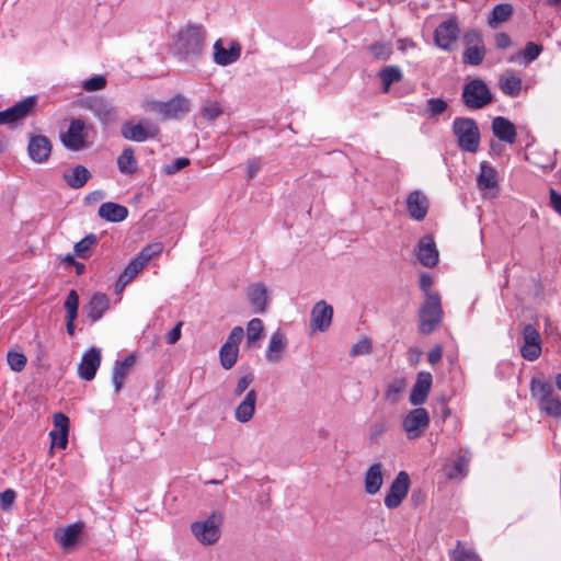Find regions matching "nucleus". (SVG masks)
I'll use <instances>...</instances> for the list:
<instances>
[{"label":"nucleus","instance_id":"nucleus-1","mask_svg":"<svg viewBox=\"0 0 561 561\" xmlns=\"http://www.w3.org/2000/svg\"><path fill=\"white\" fill-rule=\"evenodd\" d=\"M205 31L203 26L190 24L179 32L176 39V54L181 60H196L204 50Z\"/></svg>","mask_w":561,"mask_h":561},{"label":"nucleus","instance_id":"nucleus-2","mask_svg":"<svg viewBox=\"0 0 561 561\" xmlns=\"http://www.w3.org/2000/svg\"><path fill=\"white\" fill-rule=\"evenodd\" d=\"M93 131L91 125H87L81 118H72L66 131L60 134V141L71 151H80L91 145L90 133Z\"/></svg>","mask_w":561,"mask_h":561},{"label":"nucleus","instance_id":"nucleus-3","mask_svg":"<svg viewBox=\"0 0 561 561\" xmlns=\"http://www.w3.org/2000/svg\"><path fill=\"white\" fill-rule=\"evenodd\" d=\"M453 131L461 150L476 152L479 148L480 131L474 119L457 117L453 123Z\"/></svg>","mask_w":561,"mask_h":561},{"label":"nucleus","instance_id":"nucleus-4","mask_svg":"<svg viewBox=\"0 0 561 561\" xmlns=\"http://www.w3.org/2000/svg\"><path fill=\"white\" fill-rule=\"evenodd\" d=\"M461 100L470 110H480L493 101V95L482 79H473L463 85Z\"/></svg>","mask_w":561,"mask_h":561},{"label":"nucleus","instance_id":"nucleus-5","mask_svg":"<svg viewBox=\"0 0 561 561\" xmlns=\"http://www.w3.org/2000/svg\"><path fill=\"white\" fill-rule=\"evenodd\" d=\"M443 318L440 297L437 293H427L420 309V331L423 334L432 333Z\"/></svg>","mask_w":561,"mask_h":561},{"label":"nucleus","instance_id":"nucleus-6","mask_svg":"<svg viewBox=\"0 0 561 561\" xmlns=\"http://www.w3.org/2000/svg\"><path fill=\"white\" fill-rule=\"evenodd\" d=\"M222 524V515L213 512L205 520H198L191 525V530L198 542L204 546H210L220 538V526Z\"/></svg>","mask_w":561,"mask_h":561},{"label":"nucleus","instance_id":"nucleus-7","mask_svg":"<svg viewBox=\"0 0 561 561\" xmlns=\"http://www.w3.org/2000/svg\"><path fill=\"white\" fill-rule=\"evenodd\" d=\"M160 133L157 123L149 118H141L137 124L125 122L122 125V136L130 141L144 142L149 138H156Z\"/></svg>","mask_w":561,"mask_h":561},{"label":"nucleus","instance_id":"nucleus-8","mask_svg":"<svg viewBox=\"0 0 561 561\" xmlns=\"http://www.w3.org/2000/svg\"><path fill=\"white\" fill-rule=\"evenodd\" d=\"M531 391L538 398L542 411L553 417H561V400L550 383L533 382Z\"/></svg>","mask_w":561,"mask_h":561},{"label":"nucleus","instance_id":"nucleus-9","mask_svg":"<svg viewBox=\"0 0 561 561\" xmlns=\"http://www.w3.org/2000/svg\"><path fill=\"white\" fill-rule=\"evenodd\" d=\"M460 28L457 18L453 16L443 21L435 30V44L443 50L451 51L455 49L459 38Z\"/></svg>","mask_w":561,"mask_h":561},{"label":"nucleus","instance_id":"nucleus-10","mask_svg":"<svg viewBox=\"0 0 561 561\" xmlns=\"http://www.w3.org/2000/svg\"><path fill=\"white\" fill-rule=\"evenodd\" d=\"M428 425L430 415L424 408L411 410L402 421V427L410 440L421 437Z\"/></svg>","mask_w":561,"mask_h":561},{"label":"nucleus","instance_id":"nucleus-11","mask_svg":"<svg viewBox=\"0 0 561 561\" xmlns=\"http://www.w3.org/2000/svg\"><path fill=\"white\" fill-rule=\"evenodd\" d=\"M410 489V477L408 472L400 471L391 482L389 492L385 496V505L390 508H397L407 497Z\"/></svg>","mask_w":561,"mask_h":561},{"label":"nucleus","instance_id":"nucleus-12","mask_svg":"<svg viewBox=\"0 0 561 561\" xmlns=\"http://www.w3.org/2000/svg\"><path fill=\"white\" fill-rule=\"evenodd\" d=\"M37 104V96H27L13 106L0 112V125L12 124L31 115Z\"/></svg>","mask_w":561,"mask_h":561},{"label":"nucleus","instance_id":"nucleus-13","mask_svg":"<svg viewBox=\"0 0 561 561\" xmlns=\"http://www.w3.org/2000/svg\"><path fill=\"white\" fill-rule=\"evenodd\" d=\"M190 101L184 95L178 94L168 102H159L154 104L162 119H178L190 111Z\"/></svg>","mask_w":561,"mask_h":561},{"label":"nucleus","instance_id":"nucleus-14","mask_svg":"<svg viewBox=\"0 0 561 561\" xmlns=\"http://www.w3.org/2000/svg\"><path fill=\"white\" fill-rule=\"evenodd\" d=\"M523 339L522 356L530 362L536 360L541 354L540 333L534 325L527 324L523 330Z\"/></svg>","mask_w":561,"mask_h":561},{"label":"nucleus","instance_id":"nucleus-15","mask_svg":"<svg viewBox=\"0 0 561 561\" xmlns=\"http://www.w3.org/2000/svg\"><path fill=\"white\" fill-rule=\"evenodd\" d=\"M333 308L324 300L314 304L310 313V327L312 331H327L332 322Z\"/></svg>","mask_w":561,"mask_h":561},{"label":"nucleus","instance_id":"nucleus-16","mask_svg":"<svg viewBox=\"0 0 561 561\" xmlns=\"http://www.w3.org/2000/svg\"><path fill=\"white\" fill-rule=\"evenodd\" d=\"M101 364V351L99 348H90L87 351L78 365V375L81 379L90 381L95 377L96 370Z\"/></svg>","mask_w":561,"mask_h":561},{"label":"nucleus","instance_id":"nucleus-17","mask_svg":"<svg viewBox=\"0 0 561 561\" xmlns=\"http://www.w3.org/2000/svg\"><path fill=\"white\" fill-rule=\"evenodd\" d=\"M430 201L427 196L419 190L412 191L407 197V210L414 220H423L428 211Z\"/></svg>","mask_w":561,"mask_h":561},{"label":"nucleus","instance_id":"nucleus-18","mask_svg":"<svg viewBox=\"0 0 561 561\" xmlns=\"http://www.w3.org/2000/svg\"><path fill=\"white\" fill-rule=\"evenodd\" d=\"M241 56V45L233 41L227 49L222 45L221 39H217L214 44V61L219 66H228L236 62Z\"/></svg>","mask_w":561,"mask_h":561},{"label":"nucleus","instance_id":"nucleus-19","mask_svg":"<svg viewBox=\"0 0 561 561\" xmlns=\"http://www.w3.org/2000/svg\"><path fill=\"white\" fill-rule=\"evenodd\" d=\"M417 259L420 263L427 267H433L438 262V250L432 236H424L417 244Z\"/></svg>","mask_w":561,"mask_h":561},{"label":"nucleus","instance_id":"nucleus-20","mask_svg":"<svg viewBox=\"0 0 561 561\" xmlns=\"http://www.w3.org/2000/svg\"><path fill=\"white\" fill-rule=\"evenodd\" d=\"M432 375L427 371H420L416 381L410 393V402L420 405L425 402L432 387Z\"/></svg>","mask_w":561,"mask_h":561},{"label":"nucleus","instance_id":"nucleus-21","mask_svg":"<svg viewBox=\"0 0 561 561\" xmlns=\"http://www.w3.org/2000/svg\"><path fill=\"white\" fill-rule=\"evenodd\" d=\"M492 133L499 140L507 144H514L517 137L515 125L503 116L493 118Z\"/></svg>","mask_w":561,"mask_h":561},{"label":"nucleus","instance_id":"nucleus-22","mask_svg":"<svg viewBox=\"0 0 561 561\" xmlns=\"http://www.w3.org/2000/svg\"><path fill=\"white\" fill-rule=\"evenodd\" d=\"M287 339L283 331L276 330L268 341L265 357L270 363H278L287 348Z\"/></svg>","mask_w":561,"mask_h":561},{"label":"nucleus","instance_id":"nucleus-23","mask_svg":"<svg viewBox=\"0 0 561 561\" xmlns=\"http://www.w3.org/2000/svg\"><path fill=\"white\" fill-rule=\"evenodd\" d=\"M27 150L33 161L42 163L48 159L51 151V144L45 136H34L30 139Z\"/></svg>","mask_w":561,"mask_h":561},{"label":"nucleus","instance_id":"nucleus-24","mask_svg":"<svg viewBox=\"0 0 561 561\" xmlns=\"http://www.w3.org/2000/svg\"><path fill=\"white\" fill-rule=\"evenodd\" d=\"M257 401V393L254 389L247 392L243 400L237 405L234 410V417L240 423H248L251 421L255 413Z\"/></svg>","mask_w":561,"mask_h":561},{"label":"nucleus","instance_id":"nucleus-25","mask_svg":"<svg viewBox=\"0 0 561 561\" xmlns=\"http://www.w3.org/2000/svg\"><path fill=\"white\" fill-rule=\"evenodd\" d=\"M248 298L256 313H264L268 305L267 287L262 283L250 286Z\"/></svg>","mask_w":561,"mask_h":561},{"label":"nucleus","instance_id":"nucleus-26","mask_svg":"<svg viewBox=\"0 0 561 561\" xmlns=\"http://www.w3.org/2000/svg\"><path fill=\"white\" fill-rule=\"evenodd\" d=\"M365 492L369 495L378 493L383 483L382 465L373 463L365 473Z\"/></svg>","mask_w":561,"mask_h":561},{"label":"nucleus","instance_id":"nucleus-27","mask_svg":"<svg viewBox=\"0 0 561 561\" xmlns=\"http://www.w3.org/2000/svg\"><path fill=\"white\" fill-rule=\"evenodd\" d=\"M110 308V299L108 297L105 295V294H102V293H95L88 306L85 307V310H87V313H88V318L92 321V322H95L98 320H100L104 312Z\"/></svg>","mask_w":561,"mask_h":561},{"label":"nucleus","instance_id":"nucleus-28","mask_svg":"<svg viewBox=\"0 0 561 561\" xmlns=\"http://www.w3.org/2000/svg\"><path fill=\"white\" fill-rule=\"evenodd\" d=\"M135 362L136 357L134 355H129L123 360H118L115 363L112 374V381L116 393H118L122 390L124 380L128 375L130 368L134 366Z\"/></svg>","mask_w":561,"mask_h":561},{"label":"nucleus","instance_id":"nucleus-29","mask_svg":"<svg viewBox=\"0 0 561 561\" xmlns=\"http://www.w3.org/2000/svg\"><path fill=\"white\" fill-rule=\"evenodd\" d=\"M62 178L68 186L78 190L85 185L91 178V173L85 167L79 164L72 169L66 170Z\"/></svg>","mask_w":561,"mask_h":561},{"label":"nucleus","instance_id":"nucleus-30","mask_svg":"<svg viewBox=\"0 0 561 561\" xmlns=\"http://www.w3.org/2000/svg\"><path fill=\"white\" fill-rule=\"evenodd\" d=\"M99 216L111 222H121L128 216V209L119 204L106 202L99 207Z\"/></svg>","mask_w":561,"mask_h":561},{"label":"nucleus","instance_id":"nucleus-31","mask_svg":"<svg viewBox=\"0 0 561 561\" xmlns=\"http://www.w3.org/2000/svg\"><path fill=\"white\" fill-rule=\"evenodd\" d=\"M81 530L82 526L78 523H75L66 526L65 528L58 529L55 533V538L62 548L68 549L76 545Z\"/></svg>","mask_w":561,"mask_h":561},{"label":"nucleus","instance_id":"nucleus-32","mask_svg":"<svg viewBox=\"0 0 561 561\" xmlns=\"http://www.w3.org/2000/svg\"><path fill=\"white\" fill-rule=\"evenodd\" d=\"M477 185L480 191L494 188L497 185L496 171L486 162H482L480 165Z\"/></svg>","mask_w":561,"mask_h":561},{"label":"nucleus","instance_id":"nucleus-33","mask_svg":"<svg viewBox=\"0 0 561 561\" xmlns=\"http://www.w3.org/2000/svg\"><path fill=\"white\" fill-rule=\"evenodd\" d=\"M146 265L135 257L129 264L125 267L123 273L119 275L118 280L116 283L115 289L116 291L123 290L124 287L134 279L137 274L145 267Z\"/></svg>","mask_w":561,"mask_h":561},{"label":"nucleus","instance_id":"nucleus-34","mask_svg":"<svg viewBox=\"0 0 561 561\" xmlns=\"http://www.w3.org/2000/svg\"><path fill=\"white\" fill-rule=\"evenodd\" d=\"M500 87L504 94L508 96H517L522 90V79L512 71H506L500 78Z\"/></svg>","mask_w":561,"mask_h":561},{"label":"nucleus","instance_id":"nucleus-35","mask_svg":"<svg viewBox=\"0 0 561 561\" xmlns=\"http://www.w3.org/2000/svg\"><path fill=\"white\" fill-rule=\"evenodd\" d=\"M117 167L123 174L129 175L137 171L138 165L131 147L124 148L123 152L117 158Z\"/></svg>","mask_w":561,"mask_h":561},{"label":"nucleus","instance_id":"nucleus-36","mask_svg":"<svg viewBox=\"0 0 561 561\" xmlns=\"http://www.w3.org/2000/svg\"><path fill=\"white\" fill-rule=\"evenodd\" d=\"M513 14V5L510 3L496 4L488 20L490 27L495 28L499 24L506 22Z\"/></svg>","mask_w":561,"mask_h":561},{"label":"nucleus","instance_id":"nucleus-37","mask_svg":"<svg viewBox=\"0 0 561 561\" xmlns=\"http://www.w3.org/2000/svg\"><path fill=\"white\" fill-rule=\"evenodd\" d=\"M403 75L398 66H387L379 71V78L382 82V91L389 92L390 87L394 82H399Z\"/></svg>","mask_w":561,"mask_h":561},{"label":"nucleus","instance_id":"nucleus-38","mask_svg":"<svg viewBox=\"0 0 561 561\" xmlns=\"http://www.w3.org/2000/svg\"><path fill=\"white\" fill-rule=\"evenodd\" d=\"M407 382L404 378H394L391 380L385 391V400L391 404H396L402 391L405 389Z\"/></svg>","mask_w":561,"mask_h":561},{"label":"nucleus","instance_id":"nucleus-39","mask_svg":"<svg viewBox=\"0 0 561 561\" xmlns=\"http://www.w3.org/2000/svg\"><path fill=\"white\" fill-rule=\"evenodd\" d=\"M485 45L466 47L462 54V61L471 66H479L485 57Z\"/></svg>","mask_w":561,"mask_h":561},{"label":"nucleus","instance_id":"nucleus-40","mask_svg":"<svg viewBox=\"0 0 561 561\" xmlns=\"http://www.w3.org/2000/svg\"><path fill=\"white\" fill-rule=\"evenodd\" d=\"M90 108L102 123L106 124L115 118L114 108L102 101H95Z\"/></svg>","mask_w":561,"mask_h":561},{"label":"nucleus","instance_id":"nucleus-41","mask_svg":"<svg viewBox=\"0 0 561 561\" xmlns=\"http://www.w3.org/2000/svg\"><path fill=\"white\" fill-rule=\"evenodd\" d=\"M239 348L222 344L219 350L220 364L225 369H230L237 363Z\"/></svg>","mask_w":561,"mask_h":561},{"label":"nucleus","instance_id":"nucleus-42","mask_svg":"<svg viewBox=\"0 0 561 561\" xmlns=\"http://www.w3.org/2000/svg\"><path fill=\"white\" fill-rule=\"evenodd\" d=\"M263 322L259 318L249 321L247 327V342L249 345L255 343L262 335Z\"/></svg>","mask_w":561,"mask_h":561},{"label":"nucleus","instance_id":"nucleus-43","mask_svg":"<svg viewBox=\"0 0 561 561\" xmlns=\"http://www.w3.org/2000/svg\"><path fill=\"white\" fill-rule=\"evenodd\" d=\"M98 241V238L95 234L93 233H90L88 234L87 237H84L83 239H81L79 242H77L75 244V253L81 257V259H87L88 257V252L90 251L91 247L94 245Z\"/></svg>","mask_w":561,"mask_h":561},{"label":"nucleus","instance_id":"nucleus-44","mask_svg":"<svg viewBox=\"0 0 561 561\" xmlns=\"http://www.w3.org/2000/svg\"><path fill=\"white\" fill-rule=\"evenodd\" d=\"M451 561H480L479 556L466 549L459 541L453 551Z\"/></svg>","mask_w":561,"mask_h":561},{"label":"nucleus","instance_id":"nucleus-45","mask_svg":"<svg viewBox=\"0 0 561 561\" xmlns=\"http://www.w3.org/2000/svg\"><path fill=\"white\" fill-rule=\"evenodd\" d=\"M163 250V245L162 243H152V244H149L147 247H145L140 253L137 255V259L139 261H141L145 265H147L149 263V261L160 254Z\"/></svg>","mask_w":561,"mask_h":561},{"label":"nucleus","instance_id":"nucleus-46","mask_svg":"<svg viewBox=\"0 0 561 561\" xmlns=\"http://www.w3.org/2000/svg\"><path fill=\"white\" fill-rule=\"evenodd\" d=\"M7 360L13 371L20 373L24 369L27 359L23 353L11 351L7 355Z\"/></svg>","mask_w":561,"mask_h":561},{"label":"nucleus","instance_id":"nucleus-47","mask_svg":"<svg viewBox=\"0 0 561 561\" xmlns=\"http://www.w3.org/2000/svg\"><path fill=\"white\" fill-rule=\"evenodd\" d=\"M78 307H79V296L78 293L72 289L69 291L66 301L65 309L67 311L66 318H77L78 316Z\"/></svg>","mask_w":561,"mask_h":561},{"label":"nucleus","instance_id":"nucleus-48","mask_svg":"<svg viewBox=\"0 0 561 561\" xmlns=\"http://www.w3.org/2000/svg\"><path fill=\"white\" fill-rule=\"evenodd\" d=\"M448 107V104L443 99H428L426 112L430 117H435L443 114Z\"/></svg>","mask_w":561,"mask_h":561},{"label":"nucleus","instance_id":"nucleus-49","mask_svg":"<svg viewBox=\"0 0 561 561\" xmlns=\"http://www.w3.org/2000/svg\"><path fill=\"white\" fill-rule=\"evenodd\" d=\"M222 113V110L218 102H207L202 108V115L208 121L216 119Z\"/></svg>","mask_w":561,"mask_h":561},{"label":"nucleus","instance_id":"nucleus-50","mask_svg":"<svg viewBox=\"0 0 561 561\" xmlns=\"http://www.w3.org/2000/svg\"><path fill=\"white\" fill-rule=\"evenodd\" d=\"M387 430V420L379 417L369 425L368 435L370 440H376Z\"/></svg>","mask_w":561,"mask_h":561},{"label":"nucleus","instance_id":"nucleus-51","mask_svg":"<svg viewBox=\"0 0 561 561\" xmlns=\"http://www.w3.org/2000/svg\"><path fill=\"white\" fill-rule=\"evenodd\" d=\"M106 85V79L103 76H95L83 81L82 87L85 91H99Z\"/></svg>","mask_w":561,"mask_h":561},{"label":"nucleus","instance_id":"nucleus-52","mask_svg":"<svg viewBox=\"0 0 561 561\" xmlns=\"http://www.w3.org/2000/svg\"><path fill=\"white\" fill-rule=\"evenodd\" d=\"M371 352V341L367 337L355 343L351 348V356L367 355Z\"/></svg>","mask_w":561,"mask_h":561},{"label":"nucleus","instance_id":"nucleus-53","mask_svg":"<svg viewBox=\"0 0 561 561\" xmlns=\"http://www.w3.org/2000/svg\"><path fill=\"white\" fill-rule=\"evenodd\" d=\"M463 42L466 47L484 45L482 34L477 30H469L463 35Z\"/></svg>","mask_w":561,"mask_h":561},{"label":"nucleus","instance_id":"nucleus-54","mask_svg":"<svg viewBox=\"0 0 561 561\" xmlns=\"http://www.w3.org/2000/svg\"><path fill=\"white\" fill-rule=\"evenodd\" d=\"M370 53L378 59H388L391 55V47L388 44L375 43L369 47Z\"/></svg>","mask_w":561,"mask_h":561},{"label":"nucleus","instance_id":"nucleus-55","mask_svg":"<svg viewBox=\"0 0 561 561\" xmlns=\"http://www.w3.org/2000/svg\"><path fill=\"white\" fill-rule=\"evenodd\" d=\"M244 337V331L241 327H234L228 335L227 341L224 343L225 345L239 348V344Z\"/></svg>","mask_w":561,"mask_h":561},{"label":"nucleus","instance_id":"nucleus-56","mask_svg":"<svg viewBox=\"0 0 561 561\" xmlns=\"http://www.w3.org/2000/svg\"><path fill=\"white\" fill-rule=\"evenodd\" d=\"M190 164V159L187 158H178L172 163L164 165L163 171L168 175H173L180 170L184 169Z\"/></svg>","mask_w":561,"mask_h":561},{"label":"nucleus","instance_id":"nucleus-57","mask_svg":"<svg viewBox=\"0 0 561 561\" xmlns=\"http://www.w3.org/2000/svg\"><path fill=\"white\" fill-rule=\"evenodd\" d=\"M541 51H542L541 46H539L533 42H529L525 46L524 58L527 62H531L538 58V56L541 54Z\"/></svg>","mask_w":561,"mask_h":561},{"label":"nucleus","instance_id":"nucleus-58","mask_svg":"<svg viewBox=\"0 0 561 561\" xmlns=\"http://www.w3.org/2000/svg\"><path fill=\"white\" fill-rule=\"evenodd\" d=\"M468 471V460L463 457H460L454 465L453 471L449 473L450 479H456L458 477L462 478L466 476Z\"/></svg>","mask_w":561,"mask_h":561},{"label":"nucleus","instance_id":"nucleus-59","mask_svg":"<svg viewBox=\"0 0 561 561\" xmlns=\"http://www.w3.org/2000/svg\"><path fill=\"white\" fill-rule=\"evenodd\" d=\"M16 493L12 489H7L0 493V507L3 511H8L14 503Z\"/></svg>","mask_w":561,"mask_h":561},{"label":"nucleus","instance_id":"nucleus-60","mask_svg":"<svg viewBox=\"0 0 561 561\" xmlns=\"http://www.w3.org/2000/svg\"><path fill=\"white\" fill-rule=\"evenodd\" d=\"M51 437V444L53 446H57L61 449H65L68 444V432H56L51 431L49 433Z\"/></svg>","mask_w":561,"mask_h":561},{"label":"nucleus","instance_id":"nucleus-61","mask_svg":"<svg viewBox=\"0 0 561 561\" xmlns=\"http://www.w3.org/2000/svg\"><path fill=\"white\" fill-rule=\"evenodd\" d=\"M254 376L252 374H247L239 378L236 388H234V394L241 396L248 387L253 382Z\"/></svg>","mask_w":561,"mask_h":561},{"label":"nucleus","instance_id":"nucleus-62","mask_svg":"<svg viewBox=\"0 0 561 561\" xmlns=\"http://www.w3.org/2000/svg\"><path fill=\"white\" fill-rule=\"evenodd\" d=\"M54 425L56 432H68L69 419L64 413H56L54 415Z\"/></svg>","mask_w":561,"mask_h":561},{"label":"nucleus","instance_id":"nucleus-63","mask_svg":"<svg viewBox=\"0 0 561 561\" xmlns=\"http://www.w3.org/2000/svg\"><path fill=\"white\" fill-rule=\"evenodd\" d=\"M183 325V322L180 321L175 324V327L169 331L167 334V343L170 345L175 344L180 337H181V328Z\"/></svg>","mask_w":561,"mask_h":561},{"label":"nucleus","instance_id":"nucleus-64","mask_svg":"<svg viewBox=\"0 0 561 561\" xmlns=\"http://www.w3.org/2000/svg\"><path fill=\"white\" fill-rule=\"evenodd\" d=\"M494 42L499 49H505L512 44L511 37L504 32L497 33L494 37Z\"/></svg>","mask_w":561,"mask_h":561}]
</instances>
